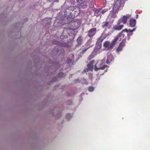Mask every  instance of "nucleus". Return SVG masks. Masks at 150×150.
I'll use <instances>...</instances> for the list:
<instances>
[{
    "label": "nucleus",
    "mask_w": 150,
    "mask_h": 150,
    "mask_svg": "<svg viewBox=\"0 0 150 150\" xmlns=\"http://www.w3.org/2000/svg\"><path fill=\"white\" fill-rule=\"evenodd\" d=\"M132 33H131V35H132Z\"/></svg>",
    "instance_id": "obj_34"
},
{
    "label": "nucleus",
    "mask_w": 150,
    "mask_h": 150,
    "mask_svg": "<svg viewBox=\"0 0 150 150\" xmlns=\"http://www.w3.org/2000/svg\"><path fill=\"white\" fill-rule=\"evenodd\" d=\"M64 50H63V52H64Z\"/></svg>",
    "instance_id": "obj_30"
},
{
    "label": "nucleus",
    "mask_w": 150,
    "mask_h": 150,
    "mask_svg": "<svg viewBox=\"0 0 150 150\" xmlns=\"http://www.w3.org/2000/svg\"><path fill=\"white\" fill-rule=\"evenodd\" d=\"M137 16H138V15H137Z\"/></svg>",
    "instance_id": "obj_32"
},
{
    "label": "nucleus",
    "mask_w": 150,
    "mask_h": 150,
    "mask_svg": "<svg viewBox=\"0 0 150 150\" xmlns=\"http://www.w3.org/2000/svg\"><path fill=\"white\" fill-rule=\"evenodd\" d=\"M105 59L101 61H98L95 66L94 69L97 71L99 70H103L105 67H108L107 65H104L105 63Z\"/></svg>",
    "instance_id": "obj_3"
},
{
    "label": "nucleus",
    "mask_w": 150,
    "mask_h": 150,
    "mask_svg": "<svg viewBox=\"0 0 150 150\" xmlns=\"http://www.w3.org/2000/svg\"><path fill=\"white\" fill-rule=\"evenodd\" d=\"M101 45L96 44L94 50L93 51V53H95L96 54L99 53V51L101 47Z\"/></svg>",
    "instance_id": "obj_11"
},
{
    "label": "nucleus",
    "mask_w": 150,
    "mask_h": 150,
    "mask_svg": "<svg viewBox=\"0 0 150 150\" xmlns=\"http://www.w3.org/2000/svg\"><path fill=\"white\" fill-rule=\"evenodd\" d=\"M135 29H136V28H134L132 30H130V29L128 30L127 29H126L123 30H122V31L120 33H122V35H124L123 37H122V36L120 37V38H121V40L122 39V38H124V36H125L124 34H123V33L125 31L127 33H128L129 32L132 33V32L134 31L135 30Z\"/></svg>",
    "instance_id": "obj_14"
},
{
    "label": "nucleus",
    "mask_w": 150,
    "mask_h": 150,
    "mask_svg": "<svg viewBox=\"0 0 150 150\" xmlns=\"http://www.w3.org/2000/svg\"><path fill=\"white\" fill-rule=\"evenodd\" d=\"M77 2H79V4L82 8H84L86 7L87 4V2L85 0H76Z\"/></svg>",
    "instance_id": "obj_7"
},
{
    "label": "nucleus",
    "mask_w": 150,
    "mask_h": 150,
    "mask_svg": "<svg viewBox=\"0 0 150 150\" xmlns=\"http://www.w3.org/2000/svg\"><path fill=\"white\" fill-rule=\"evenodd\" d=\"M19 0L20 1H21H21H24V0Z\"/></svg>",
    "instance_id": "obj_29"
},
{
    "label": "nucleus",
    "mask_w": 150,
    "mask_h": 150,
    "mask_svg": "<svg viewBox=\"0 0 150 150\" xmlns=\"http://www.w3.org/2000/svg\"><path fill=\"white\" fill-rule=\"evenodd\" d=\"M96 29L93 28L91 29L88 32V36L91 37L93 36L96 33Z\"/></svg>",
    "instance_id": "obj_8"
},
{
    "label": "nucleus",
    "mask_w": 150,
    "mask_h": 150,
    "mask_svg": "<svg viewBox=\"0 0 150 150\" xmlns=\"http://www.w3.org/2000/svg\"><path fill=\"white\" fill-rule=\"evenodd\" d=\"M124 6V1L123 0H117L114 3L113 9L114 11L120 10Z\"/></svg>",
    "instance_id": "obj_2"
},
{
    "label": "nucleus",
    "mask_w": 150,
    "mask_h": 150,
    "mask_svg": "<svg viewBox=\"0 0 150 150\" xmlns=\"http://www.w3.org/2000/svg\"><path fill=\"white\" fill-rule=\"evenodd\" d=\"M89 48V47H88L87 48L85 49L84 50H83L82 51V53H81V54H83L85 51L87 50Z\"/></svg>",
    "instance_id": "obj_26"
},
{
    "label": "nucleus",
    "mask_w": 150,
    "mask_h": 150,
    "mask_svg": "<svg viewBox=\"0 0 150 150\" xmlns=\"http://www.w3.org/2000/svg\"><path fill=\"white\" fill-rule=\"evenodd\" d=\"M122 41L120 43V45L117 49V52L122 50V48L125 46V38H122Z\"/></svg>",
    "instance_id": "obj_10"
},
{
    "label": "nucleus",
    "mask_w": 150,
    "mask_h": 150,
    "mask_svg": "<svg viewBox=\"0 0 150 150\" xmlns=\"http://www.w3.org/2000/svg\"><path fill=\"white\" fill-rule=\"evenodd\" d=\"M100 10L99 9H96L94 11L95 13V14H98L100 11Z\"/></svg>",
    "instance_id": "obj_23"
},
{
    "label": "nucleus",
    "mask_w": 150,
    "mask_h": 150,
    "mask_svg": "<svg viewBox=\"0 0 150 150\" xmlns=\"http://www.w3.org/2000/svg\"><path fill=\"white\" fill-rule=\"evenodd\" d=\"M123 37L124 35H122V33H119L117 36L114 39L111 43L109 41L105 42L103 44V46L105 47L107 50H110L112 49L113 46L115 44L121 40L120 37Z\"/></svg>",
    "instance_id": "obj_1"
},
{
    "label": "nucleus",
    "mask_w": 150,
    "mask_h": 150,
    "mask_svg": "<svg viewBox=\"0 0 150 150\" xmlns=\"http://www.w3.org/2000/svg\"><path fill=\"white\" fill-rule=\"evenodd\" d=\"M104 38L103 36H101L97 40L96 44H98L101 45V42L103 40Z\"/></svg>",
    "instance_id": "obj_16"
},
{
    "label": "nucleus",
    "mask_w": 150,
    "mask_h": 150,
    "mask_svg": "<svg viewBox=\"0 0 150 150\" xmlns=\"http://www.w3.org/2000/svg\"><path fill=\"white\" fill-rule=\"evenodd\" d=\"M110 35V34H108V35Z\"/></svg>",
    "instance_id": "obj_31"
},
{
    "label": "nucleus",
    "mask_w": 150,
    "mask_h": 150,
    "mask_svg": "<svg viewBox=\"0 0 150 150\" xmlns=\"http://www.w3.org/2000/svg\"><path fill=\"white\" fill-rule=\"evenodd\" d=\"M71 117H72V116L70 114H67L66 115V118L68 119H70V118H71Z\"/></svg>",
    "instance_id": "obj_21"
},
{
    "label": "nucleus",
    "mask_w": 150,
    "mask_h": 150,
    "mask_svg": "<svg viewBox=\"0 0 150 150\" xmlns=\"http://www.w3.org/2000/svg\"><path fill=\"white\" fill-rule=\"evenodd\" d=\"M102 27L105 29H109L111 27V25L108 21H105L103 23Z\"/></svg>",
    "instance_id": "obj_9"
},
{
    "label": "nucleus",
    "mask_w": 150,
    "mask_h": 150,
    "mask_svg": "<svg viewBox=\"0 0 150 150\" xmlns=\"http://www.w3.org/2000/svg\"><path fill=\"white\" fill-rule=\"evenodd\" d=\"M136 24V20L134 19L131 18L129 21V25L131 27H134Z\"/></svg>",
    "instance_id": "obj_15"
},
{
    "label": "nucleus",
    "mask_w": 150,
    "mask_h": 150,
    "mask_svg": "<svg viewBox=\"0 0 150 150\" xmlns=\"http://www.w3.org/2000/svg\"><path fill=\"white\" fill-rule=\"evenodd\" d=\"M108 9H104L101 12L103 14L105 13L106 12L108 11Z\"/></svg>",
    "instance_id": "obj_24"
},
{
    "label": "nucleus",
    "mask_w": 150,
    "mask_h": 150,
    "mask_svg": "<svg viewBox=\"0 0 150 150\" xmlns=\"http://www.w3.org/2000/svg\"><path fill=\"white\" fill-rule=\"evenodd\" d=\"M94 87L92 86H91L88 88V89L89 91L92 92L94 90Z\"/></svg>",
    "instance_id": "obj_20"
},
{
    "label": "nucleus",
    "mask_w": 150,
    "mask_h": 150,
    "mask_svg": "<svg viewBox=\"0 0 150 150\" xmlns=\"http://www.w3.org/2000/svg\"><path fill=\"white\" fill-rule=\"evenodd\" d=\"M72 31H73V30L72 29H64L63 31V35H64V34L66 35L67 33V35H65L66 37L67 36V35H70L71 34L69 33Z\"/></svg>",
    "instance_id": "obj_12"
},
{
    "label": "nucleus",
    "mask_w": 150,
    "mask_h": 150,
    "mask_svg": "<svg viewBox=\"0 0 150 150\" xmlns=\"http://www.w3.org/2000/svg\"><path fill=\"white\" fill-rule=\"evenodd\" d=\"M90 6L91 8H93V6H94L93 3V2H91V5Z\"/></svg>",
    "instance_id": "obj_25"
},
{
    "label": "nucleus",
    "mask_w": 150,
    "mask_h": 150,
    "mask_svg": "<svg viewBox=\"0 0 150 150\" xmlns=\"http://www.w3.org/2000/svg\"><path fill=\"white\" fill-rule=\"evenodd\" d=\"M120 20L118 21L117 22V24L115 25L113 28V29L115 30H120L124 27L123 24H122L120 22Z\"/></svg>",
    "instance_id": "obj_5"
},
{
    "label": "nucleus",
    "mask_w": 150,
    "mask_h": 150,
    "mask_svg": "<svg viewBox=\"0 0 150 150\" xmlns=\"http://www.w3.org/2000/svg\"><path fill=\"white\" fill-rule=\"evenodd\" d=\"M131 16V15L127 14L126 15L123 16L122 17L120 18L118 21L120 20V22L123 23V24H125L127 23V19L129 18Z\"/></svg>",
    "instance_id": "obj_4"
},
{
    "label": "nucleus",
    "mask_w": 150,
    "mask_h": 150,
    "mask_svg": "<svg viewBox=\"0 0 150 150\" xmlns=\"http://www.w3.org/2000/svg\"><path fill=\"white\" fill-rule=\"evenodd\" d=\"M81 37H79L77 39V42L79 44H80V42H81Z\"/></svg>",
    "instance_id": "obj_22"
},
{
    "label": "nucleus",
    "mask_w": 150,
    "mask_h": 150,
    "mask_svg": "<svg viewBox=\"0 0 150 150\" xmlns=\"http://www.w3.org/2000/svg\"><path fill=\"white\" fill-rule=\"evenodd\" d=\"M94 60L91 61L87 65L88 68L86 70H84V71H92L93 69V64Z\"/></svg>",
    "instance_id": "obj_6"
},
{
    "label": "nucleus",
    "mask_w": 150,
    "mask_h": 150,
    "mask_svg": "<svg viewBox=\"0 0 150 150\" xmlns=\"http://www.w3.org/2000/svg\"><path fill=\"white\" fill-rule=\"evenodd\" d=\"M137 16H138V15H137Z\"/></svg>",
    "instance_id": "obj_33"
},
{
    "label": "nucleus",
    "mask_w": 150,
    "mask_h": 150,
    "mask_svg": "<svg viewBox=\"0 0 150 150\" xmlns=\"http://www.w3.org/2000/svg\"><path fill=\"white\" fill-rule=\"evenodd\" d=\"M74 57L73 54L70 55L69 57L67 60V62L69 63H70L71 62L74 60Z\"/></svg>",
    "instance_id": "obj_18"
},
{
    "label": "nucleus",
    "mask_w": 150,
    "mask_h": 150,
    "mask_svg": "<svg viewBox=\"0 0 150 150\" xmlns=\"http://www.w3.org/2000/svg\"><path fill=\"white\" fill-rule=\"evenodd\" d=\"M112 59V55L110 54L108 56L107 59L106 61V63L108 64Z\"/></svg>",
    "instance_id": "obj_17"
},
{
    "label": "nucleus",
    "mask_w": 150,
    "mask_h": 150,
    "mask_svg": "<svg viewBox=\"0 0 150 150\" xmlns=\"http://www.w3.org/2000/svg\"><path fill=\"white\" fill-rule=\"evenodd\" d=\"M95 54H96L95 53H93V52L88 57V59L89 60L91 59L92 58H93V57L94 55Z\"/></svg>",
    "instance_id": "obj_19"
},
{
    "label": "nucleus",
    "mask_w": 150,
    "mask_h": 150,
    "mask_svg": "<svg viewBox=\"0 0 150 150\" xmlns=\"http://www.w3.org/2000/svg\"><path fill=\"white\" fill-rule=\"evenodd\" d=\"M91 40H88V44L89 43H90L91 42Z\"/></svg>",
    "instance_id": "obj_28"
},
{
    "label": "nucleus",
    "mask_w": 150,
    "mask_h": 150,
    "mask_svg": "<svg viewBox=\"0 0 150 150\" xmlns=\"http://www.w3.org/2000/svg\"><path fill=\"white\" fill-rule=\"evenodd\" d=\"M49 1H53V2H58V0H47Z\"/></svg>",
    "instance_id": "obj_27"
},
{
    "label": "nucleus",
    "mask_w": 150,
    "mask_h": 150,
    "mask_svg": "<svg viewBox=\"0 0 150 150\" xmlns=\"http://www.w3.org/2000/svg\"><path fill=\"white\" fill-rule=\"evenodd\" d=\"M118 12L117 11H114L113 10V11H110V14L108 16V18H115L116 17V13L117 12Z\"/></svg>",
    "instance_id": "obj_13"
}]
</instances>
